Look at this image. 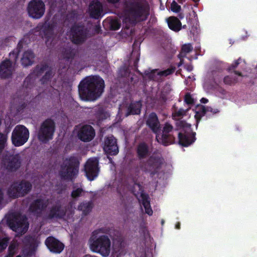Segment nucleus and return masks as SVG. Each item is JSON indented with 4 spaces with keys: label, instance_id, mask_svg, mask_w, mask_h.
<instances>
[{
    "label": "nucleus",
    "instance_id": "f257e3e1",
    "mask_svg": "<svg viewBox=\"0 0 257 257\" xmlns=\"http://www.w3.org/2000/svg\"><path fill=\"white\" fill-rule=\"evenodd\" d=\"M104 87V81L100 76L86 77L78 85L79 95L82 100L94 101L101 96Z\"/></svg>",
    "mask_w": 257,
    "mask_h": 257
},
{
    "label": "nucleus",
    "instance_id": "f03ea898",
    "mask_svg": "<svg viewBox=\"0 0 257 257\" xmlns=\"http://www.w3.org/2000/svg\"><path fill=\"white\" fill-rule=\"evenodd\" d=\"M123 7L126 18L133 24L146 21L150 15L147 0H124Z\"/></svg>",
    "mask_w": 257,
    "mask_h": 257
},
{
    "label": "nucleus",
    "instance_id": "7ed1b4c3",
    "mask_svg": "<svg viewBox=\"0 0 257 257\" xmlns=\"http://www.w3.org/2000/svg\"><path fill=\"white\" fill-rule=\"evenodd\" d=\"M79 164L75 157L71 156L66 158L60 166L59 175L61 179L72 181L78 174Z\"/></svg>",
    "mask_w": 257,
    "mask_h": 257
},
{
    "label": "nucleus",
    "instance_id": "20e7f679",
    "mask_svg": "<svg viewBox=\"0 0 257 257\" xmlns=\"http://www.w3.org/2000/svg\"><path fill=\"white\" fill-rule=\"evenodd\" d=\"M89 34V29L82 22L75 23L68 32L70 41L75 45L83 44L88 38Z\"/></svg>",
    "mask_w": 257,
    "mask_h": 257
},
{
    "label": "nucleus",
    "instance_id": "39448f33",
    "mask_svg": "<svg viewBox=\"0 0 257 257\" xmlns=\"http://www.w3.org/2000/svg\"><path fill=\"white\" fill-rule=\"evenodd\" d=\"M90 247L92 251L98 253L103 257L108 256L111 242L107 235H102L95 239H90Z\"/></svg>",
    "mask_w": 257,
    "mask_h": 257
},
{
    "label": "nucleus",
    "instance_id": "423d86ee",
    "mask_svg": "<svg viewBox=\"0 0 257 257\" xmlns=\"http://www.w3.org/2000/svg\"><path fill=\"white\" fill-rule=\"evenodd\" d=\"M55 130L54 121L51 118L46 119L41 123L38 131V139L43 143H48L53 139Z\"/></svg>",
    "mask_w": 257,
    "mask_h": 257
},
{
    "label": "nucleus",
    "instance_id": "0eeeda50",
    "mask_svg": "<svg viewBox=\"0 0 257 257\" xmlns=\"http://www.w3.org/2000/svg\"><path fill=\"white\" fill-rule=\"evenodd\" d=\"M32 188L31 183L26 180L13 183L8 190V194L13 198L24 197L28 194Z\"/></svg>",
    "mask_w": 257,
    "mask_h": 257
},
{
    "label": "nucleus",
    "instance_id": "6e6552de",
    "mask_svg": "<svg viewBox=\"0 0 257 257\" xmlns=\"http://www.w3.org/2000/svg\"><path fill=\"white\" fill-rule=\"evenodd\" d=\"M29 137L28 129L23 125H18L14 129L12 134V142L16 147L24 145Z\"/></svg>",
    "mask_w": 257,
    "mask_h": 257
},
{
    "label": "nucleus",
    "instance_id": "1a4fd4ad",
    "mask_svg": "<svg viewBox=\"0 0 257 257\" xmlns=\"http://www.w3.org/2000/svg\"><path fill=\"white\" fill-rule=\"evenodd\" d=\"M1 163L2 166L8 171L16 172L21 167V157L18 154H6L3 156Z\"/></svg>",
    "mask_w": 257,
    "mask_h": 257
},
{
    "label": "nucleus",
    "instance_id": "9d476101",
    "mask_svg": "<svg viewBox=\"0 0 257 257\" xmlns=\"http://www.w3.org/2000/svg\"><path fill=\"white\" fill-rule=\"evenodd\" d=\"M176 130L178 131L176 128H174L173 126L170 122H166L163 127L161 137L159 138L158 134L156 135V140L165 146L174 144L175 142V138L171 133Z\"/></svg>",
    "mask_w": 257,
    "mask_h": 257
},
{
    "label": "nucleus",
    "instance_id": "9b49d317",
    "mask_svg": "<svg viewBox=\"0 0 257 257\" xmlns=\"http://www.w3.org/2000/svg\"><path fill=\"white\" fill-rule=\"evenodd\" d=\"M27 11L31 18L39 19L45 13V4L42 0H31L28 5Z\"/></svg>",
    "mask_w": 257,
    "mask_h": 257
},
{
    "label": "nucleus",
    "instance_id": "f8f14e48",
    "mask_svg": "<svg viewBox=\"0 0 257 257\" xmlns=\"http://www.w3.org/2000/svg\"><path fill=\"white\" fill-rule=\"evenodd\" d=\"M26 219L19 215L13 214L7 218V222L13 231L18 232H25L27 230L28 225L26 224Z\"/></svg>",
    "mask_w": 257,
    "mask_h": 257
},
{
    "label": "nucleus",
    "instance_id": "ddd939ff",
    "mask_svg": "<svg viewBox=\"0 0 257 257\" xmlns=\"http://www.w3.org/2000/svg\"><path fill=\"white\" fill-rule=\"evenodd\" d=\"M178 134V144L184 147H187L195 142L196 140V133L191 128H182Z\"/></svg>",
    "mask_w": 257,
    "mask_h": 257
},
{
    "label": "nucleus",
    "instance_id": "4468645a",
    "mask_svg": "<svg viewBox=\"0 0 257 257\" xmlns=\"http://www.w3.org/2000/svg\"><path fill=\"white\" fill-rule=\"evenodd\" d=\"M162 159L157 156H152L147 160L144 166L142 167V170L149 173L151 177L156 174L162 165Z\"/></svg>",
    "mask_w": 257,
    "mask_h": 257
},
{
    "label": "nucleus",
    "instance_id": "2eb2a0df",
    "mask_svg": "<svg viewBox=\"0 0 257 257\" xmlns=\"http://www.w3.org/2000/svg\"><path fill=\"white\" fill-rule=\"evenodd\" d=\"M103 150L107 155L116 156L119 152L116 139L113 136H108L104 138Z\"/></svg>",
    "mask_w": 257,
    "mask_h": 257
},
{
    "label": "nucleus",
    "instance_id": "dca6fc26",
    "mask_svg": "<svg viewBox=\"0 0 257 257\" xmlns=\"http://www.w3.org/2000/svg\"><path fill=\"white\" fill-rule=\"evenodd\" d=\"M98 160L96 158H91L87 160L84 166V171L87 179L93 181L99 173Z\"/></svg>",
    "mask_w": 257,
    "mask_h": 257
},
{
    "label": "nucleus",
    "instance_id": "f3484780",
    "mask_svg": "<svg viewBox=\"0 0 257 257\" xmlns=\"http://www.w3.org/2000/svg\"><path fill=\"white\" fill-rule=\"evenodd\" d=\"M66 214V209L62 207L60 201H57L55 204L48 208L46 214L49 219H61L65 216Z\"/></svg>",
    "mask_w": 257,
    "mask_h": 257
},
{
    "label": "nucleus",
    "instance_id": "a211bd4d",
    "mask_svg": "<svg viewBox=\"0 0 257 257\" xmlns=\"http://www.w3.org/2000/svg\"><path fill=\"white\" fill-rule=\"evenodd\" d=\"M55 27L56 24L53 22L45 21L44 23H39L36 29L42 37L46 38L48 41L53 37Z\"/></svg>",
    "mask_w": 257,
    "mask_h": 257
},
{
    "label": "nucleus",
    "instance_id": "6ab92c4d",
    "mask_svg": "<svg viewBox=\"0 0 257 257\" xmlns=\"http://www.w3.org/2000/svg\"><path fill=\"white\" fill-rule=\"evenodd\" d=\"M88 12L91 18L98 20L103 16V6L98 0L92 1L88 6Z\"/></svg>",
    "mask_w": 257,
    "mask_h": 257
},
{
    "label": "nucleus",
    "instance_id": "aec40b11",
    "mask_svg": "<svg viewBox=\"0 0 257 257\" xmlns=\"http://www.w3.org/2000/svg\"><path fill=\"white\" fill-rule=\"evenodd\" d=\"M186 113L187 110H185L183 108L175 110L172 112V118L176 120L175 126L177 130H180L182 128H190V127H191L190 124L187 123L186 121L181 119L186 115Z\"/></svg>",
    "mask_w": 257,
    "mask_h": 257
},
{
    "label": "nucleus",
    "instance_id": "412c9836",
    "mask_svg": "<svg viewBox=\"0 0 257 257\" xmlns=\"http://www.w3.org/2000/svg\"><path fill=\"white\" fill-rule=\"evenodd\" d=\"M13 59L6 58L0 64V77L2 79L11 78L14 71Z\"/></svg>",
    "mask_w": 257,
    "mask_h": 257
},
{
    "label": "nucleus",
    "instance_id": "4be33fe9",
    "mask_svg": "<svg viewBox=\"0 0 257 257\" xmlns=\"http://www.w3.org/2000/svg\"><path fill=\"white\" fill-rule=\"evenodd\" d=\"M95 132L93 127L88 124L83 125L78 132V137L83 142H89L93 139Z\"/></svg>",
    "mask_w": 257,
    "mask_h": 257
},
{
    "label": "nucleus",
    "instance_id": "5701e85b",
    "mask_svg": "<svg viewBox=\"0 0 257 257\" xmlns=\"http://www.w3.org/2000/svg\"><path fill=\"white\" fill-rule=\"evenodd\" d=\"M195 117L196 119V127L198 126V123L200 120L201 118L204 116H206L207 117H211V114L214 115L218 113L220 110L217 108H213L211 106H205L204 105H201L197 108Z\"/></svg>",
    "mask_w": 257,
    "mask_h": 257
},
{
    "label": "nucleus",
    "instance_id": "b1692460",
    "mask_svg": "<svg viewBox=\"0 0 257 257\" xmlns=\"http://www.w3.org/2000/svg\"><path fill=\"white\" fill-rule=\"evenodd\" d=\"M45 243L49 250L55 253H61L64 248V244L55 237L51 236L48 237Z\"/></svg>",
    "mask_w": 257,
    "mask_h": 257
},
{
    "label": "nucleus",
    "instance_id": "393cba45",
    "mask_svg": "<svg viewBox=\"0 0 257 257\" xmlns=\"http://www.w3.org/2000/svg\"><path fill=\"white\" fill-rule=\"evenodd\" d=\"M146 124L156 135H158L161 131L160 122L155 112H151L149 115L146 121Z\"/></svg>",
    "mask_w": 257,
    "mask_h": 257
},
{
    "label": "nucleus",
    "instance_id": "a878e982",
    "mask_svg": "<svg viewBox=\"0 0 257 257\" xmlns=\"http://www.w3.org/2000/svg\"><path fill=\"white\" fill-rule=\"evenodd\" d=\"M49 199L44 200L43 199L38 198L35 200L30 204L29 209L31 212L36 214H39L45 209L48 205Z\"/></svg>",
    "mask_w": 257,
    "mask_h": 257
},
{
    "label": "nucleus",
    "instance_id": "bb28decb",
    "mask_svg": "<svg viewBox=\"0 0 257 257\" xmlns=\"http://www.w3.org/2000/svg\"><path fill=\"white\" fill-rule=\"evenodd\" d=\"M141 199L139 201L142 203L145 209V212L149 215L151 216L153 214V211L151 207L150 200L149 196L148 194L142 191L141 193Z\"/></svg>",
    "mask_w": 257,
    "mask_h": 257
},
{
    "label": "nucleus",
    "instance_id": "cd10ccee",
    "mask_svg": "<svg viewBox=\"0 0 257 257\" xmlns=\"http://www.w3.org/2000/svg\"><path fill=\"white\" fill-rule=\"evenodd\" d=\"M167 22L169 29L175 32H178L182 29V23L177 17L171 16L167 18Z\"/></svg>",
    "mask_w": 257,
    "mask_h": 257
},
{
    "label": "nucleus",
    "instance_id": "c85d7f7f",
    "mask_svg": "<svg viewBox=\"0 0 257 257\" xmlns=\"http://www.w3.org/2000/svg\"><path fill=\"white\" fill-rule=\"evenodd\" d=\"M136 152L140 160L145 159L149 154V147L146 143H141L138 145Z\"/></svg>",
    "mask_w": 257,
    "mask_h": 257
},
{
    "label": "nucleus",
    "instance_id": "c756f323",
    "mask_svg": "<svg viewBox=\"0 0 257 257\" xmlns=\"http://www.w3.org/2000/svg\"><path fill=\"white\" fill-rule=\"evenodd\" d=\"M35 54L33 51L28 50L25 51L21 58L22 65L25 67L32 65L34 61Z\"/></svg>",
    "mask_w": 257,
    "mask_h": 257
},
{
    "label": "nucleus",
    "instance_id": "7c9ffc66",
    "mask_svg": "<svg viewBox=\"0 0 257 257\" xmlns=\"http://www.w3.org/2000/svg\"><path fill=\"white\" fill-rule=\"evenodd\" d=\"M76 54V50L71 46H67L62 51V56L67 61H71Z\"/></svg>",
    "mask_w": 257,
    "mask_h": 257
},
{
    "label": "nucleus",
    "instance_id": "2f4dec72",
    "mask_svg": "<svg viewBox=\"0 0 257 257\" xmlns=\"http://www.w3.org/2000/svg\"><path fill=\"white\" fill-rule=\"evenodd\" d=\"M141 106L142 104L140 101L131 102L127 108L126 115L139 114L141 112Z\"/></svg>",
    "mask_w": 257,
    "mask_h": 257
},
{
    "label": "nucleus",
    "instance_id": "473e14b6",
    "mask_svg": "<svg viewBox=\"0 0 257 257\" xmlns=\"http://www.w3.org/2000/svg\"><path fill=\"white\" fill-rule=\"evenodd\" d=\"M94 116L97 119V122H100L105 119L108 116L107 112L105 111V109L101 106L94 108Z\"/></svg>",
    "mask_w": 257,
    "mask_h": 257
},
{
    "label": "nucleus",
    "instance_id": "72a5a7b5",
    "mask_svg": "<svg viewBox=\"0 0 257 257\" xmlns=\"http://www.w3.org/2000/svg\"><path fill=\"white\" fill-rule=\"evenodd\" d=\"M23 47V42L20 40L17 45V47L9 54L10 59H13L16 62L18 59L19 53L21 51Z\"/></svg>",
    "mask_w": 257,
    "mask_h": 257
},
{
    "label": "nucleus",
    "instance_id": "f704fd0d",
    "mask_svg": "<svg viewBox=\"0 0 257 257\" xmlns=\"http://www.w3.org/2000/svg\"><path fill=\"white\" fill-rule=\"evenodd\" d=\"M92 203L91 202H82L78 206V209L82 211L84 215L88 214L92 209Z\"/></svg>",
    "mask_w": 257,
    "mask_h": 257
},
{
    "label": "nucleus",
    "instance_id": "c9c22d12",
    "mask_svg": "<svg viewBox=\"0 0 257 257\" xmlns=\"http://www.w3.org/2000/svg\"><path fill=\"white\" fill-rule=\"evenodd\" d=\"M211 75L215 83H220L223 76L222 70L220 69L213 70L211 71Z\"/></svg>",
    "mask_w": 257,
    "mask_h": 257
},
{
    "label": "nucleus",
    "instance_id": "e433bc0d",
    "mask_svg": "<svg viewBox=\"0 0 257 257\" xmlns=\"http://www.w3.org/2000/svg\"><path fill=\"white\" fill-rule=\"evenodd\" d=\"M34 74L33 73L29 74L24 80L23 86L26 89H31L34 86L35 82Z\"/></svg>",
    "mask_w": 257,
    "mask_h": 257
},
{
    "label": "nucleus",
    "instance_id": "4c0bfd02",
    "mask_svg": "<svg viewBox=\"0 0 257 257\" xmlns=\"http://www.w3.org/2000/svg\"><path fill=\"white\" fill-rule=\"evenodd\" d=\"M193 48L191 44H184L182 46L181 51L178 55V57L181 58L185 56L186 54L191 52Z\"/></svg>",
    "mask_w": 257,
    "mask_h": 257
},
{
    "label": "nucleus",
    "instance_id": "58836bf2",
    "mask_svg": "<svg viewBox=\"0 0 257 257\" xmlns=\"http://www.w3.org/2000/svg\"><path fill=\"white\" fill-rule=\"evenodd\" d=\"M53 75L54 74L51 70L46 71L44 75L40 79L41 83L42 84H47L50 81Z\"/></svg>",
    "mask_w": 257,
    "mask_h": 257
},
{
    "label": "nucleus",
    "instance_id": "ea45409f",
    "mask_svg": "<svg viewBox=\"0 0 257 257\" xmlns=\"http://www.w3.org/2000/svg\"><path fill=\"white\" fill-rule=\"evenodd\" d=\"M48 67V66L46 64L38 65L35 67L33 74L37 76H40L45 70H46Z\"/></svg>",
    "mask_w": 257,
    "mask_h": 257
},
{
    "label": "nucleus",
    "instance_id": "a19ab883",
    "mask_svg": "<svg viewBox=\"0 0 257 257\" xmlns=\"http://www.w3.org/2000/svg\"><path fill=\"white\" fill-rule=\"evenodd\" d=\"M121 26L120 21L118 19H112L110 21L109 27L111 30H117Z\"/></svg>",
    "mask_w": 257,
    "mask_h": 257
},
{
    "label": "nucleus",
    "instance_id": "79ce46f5",
    "mask_svg": "<svg viewBox=\"0 0 257 257\" xmlns=\"http://www.w3.org/2000/svg\"><path fill=\"white\" fill-rule=\"evenodd\" d=\"M237 80L235 77L230 76H225L223 78V82L225 84L232 85L236 83Z\"/></svg>",
    "mask_w": 257,
    "mask_h": 257
},
{
    "label": "nucleus",
    "instance_id": "37998d69",
    "mask_svg": "<svg viewBox=\"0 0 257 257\" xmlns=\"http://www.w3.org/2000/svg\"><path fill=\"white\" fill-rule=\"evenodd\" d=\"M175 70H176V67L175 66H171L169 68H168L165 70L160 71L159 73V74L162 76H167L168 75H169L175 72Z\"/></svg>",
    "mask_w": 257,
    "mask_h": 257
},
{
    "label": "nucleus",
    "instance_id": "c03bdc74",
    "mask_svg": "<svg viewBox=\"0 0 257 257\" xmlns=\"http://www.w3.org/2000/svg\"><path fill=\"white\" fill-rule=\"evenodd\" d=\"M24 243L25 245H30L31 247H32L35 244V239L31 236H26L25 237L24 240Z\"/></svg>",
    "mask_w": 257,
    "mask_h": 257
},
{
    "label": "nucleus",
    "instance_id": "a18cd8bd",
    "mask_svg": "<svg viewBox=\"0 0 257 257\" xmlns=\"http://www.w3.org/2000/svg\"><path fill=\"white\" fill-rule=\"evenodd\" d=\"M9 238L4 237L0 239V252H2L8 246Z\"/></svg>",
    "mask_w": 257,
    "mask_h": 257
},
{
    "label": "nucleus",
    "instance_id": "49530a36",
    "mask_svg": "<svg viewBox=\"0 0 257 257\" xmlns=\"http://www.w3.org/2000/svg\"><path fill=\"white\" fill-rule=\"evenodd\" d=\"M83 190L82 188H78L76 189L73 190L71 194V196L73 199H76L81 195Z\"/></svg>",
    "mask_w": 257,
    "mask_h": 257
},
{
    "label": "nucleus",
    "instance_id": "de8ad7c7",
    "mask_svg": "<svg viewBox=\"0 0 257 257\" xmlns=\"http://www.w3.org/2000/svg\"><path fill=\"white\" fill-rule=\"evenodd\" d=\"M171 10L172 12L175 13H178L181 10V6L179 5L177 2L175 1H173L172 4H171Z\"/></svg>",
    "mask_w": 257,
    "mask_h": 257
},
{
    "label": "nucleus",
    "instance_id": "09e8293b",
    "mask_svg": "<svg viewBox=\"0 0 257 257\" xmlns=\"http://www.w3.org/2000/svg\"><path fill=\"white\" fill-rule=\"evenodd\" d=\"M184 101L185 102L189 105H192L194 103V99L192 98L191 94L189 93H187L184 97Z\"/></svg>",
    "mask_w": 257,
    "mask_h": 257
},
{
    "label": "nucleus",
    "instance_id": "8fccbe9b",
    "mask_svg": "<svg viewBox=\"0 0 257 257\" xmlns=\"http://www.w3.org/2000/svg\"><path fill=\"white\" fill-rule=\"evenodd\" d=\"M167 100V95L166 93L164 92H161L159 97L158 98V101L161 104H164Z\"/></svg>",
    "mask_w": 257,
    "mask_h": 257
},
{
    "label": "nucleus",
    "instance_id": "3c124183",
    "mask_svg": "<svg viewBox=\"0 0 257 257\" xmlns=\"http://www.w3.org/2000/svg\"><path fill=\"white\" fill-rule=\"evenodd\" d=\"M240 60V58H238L237 60H235L233 63L228 67L227 69L228 71L234 70L238 66Z\"/></svg>",
    "mask_w": 257,
    "mask_h": 257
},
{
    "label": "nucleus",
    "instance_id": "603ef678",
    "mask_svg": "<svg viewBox=\"0 0 257 257\" xmlns=\"http://www.w3.org/2000/svg\"><path fill=\"white\" fill-rule=\"evenodd\" d=\"M13 249L14 247L12 246V245H10L9 247V253L5 257H13L14 253Z\"/></svg>",
    "mask_w": 257,
    "mask_h": 257
},
{
    "label": "nucleus",
    "instance_id": "864d4df0",
    "mask_svg": "<svg viewBox=\"0 0 257 257\" xmlns=\"http://www.w3.org/2000/svg\"><path fill=\"white\" fill-rule=\"evenodd\" d=\"M217 91L223 96H225L226 95V94H227L226 90L225 89H224V88H223L222 87H219L218 88Z\"/></svg>",
    "mask_w": 257,
    "mask_h": 257
},
{
    "label": "nucleus",
    "instance_id": "5fc2aeb1",
    "mask_svg": "<svg viewBox=\"0 0 257 257\" xmlns=\"http://www.w3.org/2000/svg\"><path fill=\"white\" fill-rule=\"evenodd\" d=\"M200 102L202 103H206L208 102V100L206 98H202L200 100Z\"/></svg>",
    "mask_w": 257,
    "mask_h": 257
},
{
    "label": "nucleus",
    "instance_id": "6e6d98bb",
    "mask_svg": "<svg viewBox=\"0 0 257 257\" xmlns=\"http://www.w3.org/2000/svg\"><path fill=\"white\" fill-rule=\"evenodd\" d=\"M107 1L109 3L116 4V3H118L119 1V0H107Z\"/></svg>",
    "mask_w": 257,
    "mask_h": 257
},
{
    "label": "nucleus",
    "instance_id": "4d7b16f0",
    "mask_svg": "<svg viewBox=\"0 0 257 257\" xmlns=\"http://www.w3.org/2000/svg\"><path fill=\"white\" fill-rule=\"evenodd\" d=\"M26 106H27V104L25 102H24L20 106V108L21 109H24V108H25L26 107Z\"/></svg>",
    "mask_w": 257,
    "mask_h": 257
},
{
    "label": "nucleus",
    "instance_id": "13d9d810",
    "mask_svg": "<svg viewBox=\"0 0 257 257\" xmlns=\"http://www.w3.org/2000/svg\"><path fill=\"white\" fill-rule=\"evenodd\" d=\"M234 73L236 74V75H237L238 76H241L242 75V74L239 71H234Z\"/></svg>",
    "mask_w": 257,
    "mask_h": 257
},
{
    "label": "nucleus",
    "instance_id": "bf43d9fd",
    "mask_svg": "<svg viewBox=\"0 0 257 257\" xmlns=\"http://www.w3.org/2000/svg\"><path fill=\"white\" fill-rule=\"evenodd\" d=\"M25 255H26V256L31 255H32V252L30 250H29L26 253H25Z\"/></svg>",
    "mask_w": 257,
    "mask_h": 257
},
{
    "label": "nucleus",
    "instance_id": "052dcab7",
    "mask_svg": "<svg viewBox=\"0 0 257 257\" xmlns=\"http://www.w3.org/2000/svg\"><path fill=\"white\" fill-rule=\"evenodd\" d=\"M176 228L177 229H180V224L179 223H178L176 225Z\"/></svg>",
    "mask_w": 257,
    "mask_h": 257
},
{
    "label": "nucleus",
    "instance_id": "680f3d73",
    "mask_svg": "<svg viewBox=\"0 0 257 257\" xmlns=\"http://www.w3.org/2000/svg\"><path fill=\"white\" fill-rule=\"evenodd\" d=\"M152 75H153V74H152V73H150V75H149V77L150 78H151V76H152Z\"/></svg>",
    "mask_w": 257,
    "mask_h": 257
},
{
    "label": "nucleus",
    "instance_id": "e2e57ef3",
    "mask_svg": "<svg viewBox=\"0 0 257 257\" xmlns=\"http://www.w3.org/2000/svg\"><path fill=\"white\" fill-rule=\"evenodd\" d=\"M16 257H21V256L20 255H17Z\"/></svg>",
    "mask_w": 257,
    "mask_h": 257
},
{
    "label": "nucleus",
    "instance_id": "0e129e2a",
    "mask_svg": "<svg viewBox=\"0 0 257 257\" xmlns=\"http://www.w3.org/2000/svg\"><path fill=\"white\" fill-rule=\"evenodd\" d=\"M164 223V220H162V224H163Z\"/></svg>",
    "mask_w": 257,
    "mask_h": 257
}]
</instances>
